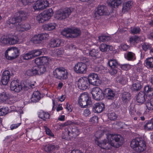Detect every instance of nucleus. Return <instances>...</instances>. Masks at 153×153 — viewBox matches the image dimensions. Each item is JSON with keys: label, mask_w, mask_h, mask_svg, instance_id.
<instances>
[{"label": "nucleus", "mask_w": 153, "mask_h": 153, "mask_svg": "<svg viewBox=\"0 0 153 153\" xmlns=\"http://www.w3.org/2000/svg\"><path fill=\"white\" fill-rule=\"evenodd\" d=\"M130 146L133 149L138 153L143 152L146 148V142L141 138L137 137L132 140Z\"/></svg>", "instance_id": "1"}, {"label": "nucleus", "mask_w": 153, "mask_h": 153, "mask_svg": "<svg viewBox=\"0 0 153 153\" xmlns=\"http://www.w3.org/2000/svg\"><path fill=\"white\" fill-rule=\"evenodd\" d=\"M78 103L82 108H85L88 105H92V103L91 98L87 92H84L80 94L78 98Z\"/></svg>", "instance_id": "2"}, {"label": "nucleus", "mask_w": 153, "mask_h": 153, "mask_svg": "<svg viewBox=\"0 0 153 153\" xmlns=\"http://www.w3.org/2000/svg\"><path fill=\"white\" fill-rule=\"evenodd\" d=\"M54 76L58 79H65L67 78L68 73L67 70L62 67L56 68L53 71Z\"/></svg>", "instance_id": "3"}, {"label": "nucleus", "mask_w": 153, "mask_h": 153, "mask_svg": "<svg viewBox=\"0 0 153 153\" xmlns=\"http://www.w3.org/2000/svg\"><path fill=\"white\" fill-rule=\"evenodd\" d=\"M53 14V10L49 8L40 13L36 17V19L39 23L44 22L48 20Z\"/></svg>", "instance_id": "4"}, {"label": "nucleus", "mask_w": 153, "mask_h": 153, "mask_svg": "<svg viewBox=\"0 0 153 153\" xmlns=\"http://www.w3.org/2000/svg\"><path fill=\"white\" fill-rule=\"evenodd\" d=\"M81 31L78 28L72 29L67 28L65 29L62 32V35L68 38H75L80 35Z\"/></svg>", "instance_id": "5"}, {"label": "nucleus", "mask_w": 153, "mask_h": 153, "mask_svg": "<svg viewBox=\"0 0 153 153\" xmlns=\"http://www.w3.org/2000/svg\"><path fill=\"white\" fill-rule=\"evenodd\" d=\"M105 135L106 136V138L107 139H108V138L111 139L112 142L113 143V141H114L115 142L117 143L116 145L114 144V146H113L114 147L118 148L122 145L124 143V138L120 134H106Z\"/></svg>", "instance_id": "6"}, {"label": "nucleus", "mask_w": 153, "mask_h": 153, "mask_svg": "<svg viewBox=\"0 0 153 153\" xmlns=\"http://www.w3.org/2000/svg\"><path fill=\"white\" fill-rule=\"evenodd\" d=\"M19 55V51L18 48L12 47L8 48L6 51L5 56L9 60L13 59Z\"/></svg>", "instance_id": "7"}, {"label": "nucleus", "mask_w": 153, "mask_h": 153, "mask_svg": "<svg viewBox=\"0 0 153 153\" xmlns=\"http://www.w3.org/2000/svg\"><path fill=\"white\" fill-rule=\"evenodd\" d=\"M108 14L107 7L104 5H99L96 9L94 16L97 19H99L101 16L106 15Z\"/></svg>", "instance_id": "8"}, {"label": "nucleus", "mask_w": 153, "mask_h": 153, "mask_svg": "<svg viewBox=\"0 0 153 153\" xmlns=\"http://www.w3.org/2000/svg\"><path fill=\"white\" fill-rule=\"evenodd\" d=\"M89 83L93 85H100L101 81L99 79L98 75L96 73H91L89 74L87 78Z\"/></svg>", "instance_id": "9"}, {"label": "nucleus", "mask_w": 153, "mask_h": 153, "mask_svg": "<svg viewBox=\"0 0 153 153\" xmlns=\"http://www.w3.org/2000/svg\"><path fill=\"white\" fill-rule=\"evenodd\" d=\"M87 65L82 62H78L76 63L74 68V72L77 74H85L87 71Z\"/></svg>", "instance_id": "10"}, {"label": "nucleus", "mask_w": 153, "mask_h": 153, "mask_svg": "<svg viewBox=\"0 0 153 153\" xmlns=\"http://www.w3.org/2000/svg\"><path fill=\"white\" fill-rule=\"evenodd\" d=\"M108 64L110 67V74L112 75L116 74L117 73L118 67L119 66L117 60L114 59H111L108 61Z\"/></svg>", "instance_id": "11"}, {"label": "nucleus", "mask_w": 153, "mask_h": 153, "mask_svg": "<svg viewBox=\"0 0 153 153\" xmlns=\"http://www.w3.org/2000/svg\"><path fill=\"white\" fill-rule=\"evenodd\" d=\"M49 2L48 0H40L36 2L33 6L35 10H43L49 6Z\"/></svg>", "instance_id": "12"}, {"label": "nucleus", "mask_w": 153, "mask_h": 153, "mask_svg": "<svg viewBox=\"0 0 153 153\" xmlns=\"http://www.w3.org/2000/svg\"><path fill=\"white\" fill-rule=\"evenodd\" d=\"M91 94L93 98L96 100H100L103 99L104 97L103 91L98 87L93 88Z\"/></svg>", "instance_id": "13"}, {"label": "nucleus", "mask_w": 153, "mask_h": 153, "mask_svg": "<svg viewBox=\"0 0 153 153\" xmlns=\"http://www.w3.org/2000/svg\"><path fill=\"white\" fill-rule=\"evenodd\" d=\"M71 12V10L69 8H65L57 13L56 17L58 19H64L68 17Z\"/></svg>", "instance_id": "14"}, {"label": "nucleus", "mask_w": 153, "mask_h": 153, "mask_svg": "<svg viewBox=\"0 0 153 153\" xmlns=\"http://www.w3.org/2000/svg\"><path fill=\"white\" fill-rule=\"evenodd\" d=\"M86 77L80 78L78 81V85L79 88L81 90H85L89 88V84Z\"/></svg>", "instance_id": "15"}, {"label": "nucleus", "mask_w": 153, "mask_h": 153, "mask_svg": "<svg viewBox=\"0 0 153 153\" xmlns=\"http://www.w3.org/2000/svg\"><path fill=\"white\" fill-rule=\"evenodd\" d=\"M107 139V140H105L102 142L99 143L97 142V144L100 147L103 149H108L111 148V146H114V143L112 142L111 139Z\"/></svg>", "instance_id": "16"}, {"label": "nucleus", "mask_w": 153, "mask_h": 153, "mask_svg": "<svg viewBox=\"0 0 153 153\" xmlns=\"http://www.w3.org/2000/svg\"><path fill=\"white\" fill-rule=\"evenodd\" d=\"M71 131L68 128H66L65 129V131H67V133L68 136H70L71 137L75 138L78 136L80 133V131L79 128L75 126H71L70 127Z\"/></svg>", "instance_id": "17"}, {"label": "nucleus", "mask_w": 153, "mask_h": 153, "mask_svg": "<svg viewBox=\"0 0 153 153\" xmlns=\"http://www.w3.org/2000/svg\"><path fill=\"white\" fill-rule=\"evenodd\" d=\"M85 124L82 120H68L64 123L59 125L60 128H62L65 126L71 125H79L80 126H85Z\"/></svg>", "instance_id": "18"}, {"label": "nucleus", "mask_w": 153, "mask_h": 153, "mask_svg": "<svg viewBox=\"0 0 153 153\" xmlns=\"http://www.w3.org/2000/svg\"><path fill=\"white\" fill-rule=\"evenodd\" d=\"M10 88L12 91L16 92H19L22 89V86L19 83L18 80L12 81L10 85Z\"/></svg>", "instance_id": "19"}, {"label": "nucleus", "mask_w": 153, "mask_h": 153, "mask_svg": "<svg viewBox=\"0 0 153 153\" xmlns=\"http://www.w3.org/2000/svg\"><path fill=\"white\" fill-rule=\"evenodd\" d=\"M11 75L8 70L4 71L2 73L1 78V82L4 85H6L10 80Z\"/></svg>", "instance_id": "20"}, {"label": "nucleus", "mask_w": 153, "mask_h": 153, "mask_svg": "<svg viewBox=\"0 0 153 153\" xmlns=\"http://www.w3.org/2000/svg\"><path fill=\"white\" fill-rule=\"evenodd\" d=\"M115 92L110 88H107L103 91L104 97L109 100H113L115 96Z\"/></svg>", "instance_id": "21"}, {"label": "nucleus", "mask_w": 153, "mask_h": 153, "mask_svg": "<svg viewBox=\"0 0 153 153\" xmlns=\"http://www.w3.org/2000/svg\"><path fill=\"white\" fill-rule=\"evenodd\" d=\"M20 20L18 19L17 17L9 19L7 22V26L12 28L17 25H19L20 23Z\"/></svg>", "instance_id": "22"}, {"label": "nucleus", "mask_w": 153, "mask_h": 153, "mask_svg": "<svg viewBox=\"0 0 153 153\" xmlns=\"http://www.w3.org/2000/svg\"><path fill=\"white\" fill-rule=\"evenodd\" d=\"M105 109V105L102 103L95 104L93 108V110L95 113H100Z\"/></svg>", "instance_id": "23"}, {"label": "nucleus", "mask_w": 153, "mask_h": 153, "mask_svg": "<svg viewBox=\"0 0 153 153\" xmlns=\"http://www.w3.org/2000/svg\"><path fill=\"white\" fill-rule=\"evenodd\" d=\"M141 82L137 79L133 80V83L131 87V90L134 91H138L142 88Z\"/></svg>", "instance_id": "24"}, {"label": "nucleus", "mask_w": 153, "mask_h": 153, "mask_svg": "<svg viewBox=\"0 0 153 153\" xmlns=\"http://www.w3.org/2000/svg\"><path fill=\"white\" fill-rule=\"evenodd\" d=\"M16 16L19 19H20V22L22 20H25L27 19L28 16L27 13L24 10H20L17 12L16 13Z\"/></svg>", "instance_id": "25"}, {"label": "nucleus", "mask_w": 153, "mask_h": 153, "mask_svg": "<svg viewBox=\"0 0 153 153\" xmlns=\"http://www.w3.org/2000/svg\"><path fill=\"white\" fill-rule=\"evenodd\" d=\"M41 94L38 91H34L31 98V102L33 103L38 102L41 99Z\"/></svg>", "instance_id": "26"}, {"label": "nucleus", "mask_w": 153, "mask_h": 153, "mask_svg": "<svg viewBox=\"0 0 153 153\" xmlns=\"http://www.w3.org/2000/svg\"><path fill=\"white\" fill-rule=\"evenodd\" d=\"M59 146H58L54 143L51 144H49L47 145L43 146V149L44 150L47 152H51L52 151H53L55 149H58Z\"/></svg>", "instance_id": "27"}, {"label": "nucleus", "mask_w": 153, "mask_h": 153, "mask_svg": "<svg viewBox=\"0 0 153 153\" xmlns=\"http://www.w3.org/2000/svg\"><path fill=\"white\" fill-rule=\"evenodd\" d=\"M146 96L143 91H140L137 95L136 100L138 103H143L146 101Z\"/></svg>", "instance_id": "28"}, {"label": "nucleus", "mask_w": 153, "mask_h": 153, "mask_svg": "<svg viewBox=\"0 0 153 153\" xmlns=\"http://www.w3.org/2000/svg\"><path fill=\"white\" fill-rule=\"evenodd\" d=\"M38 69L37 66H34L31 69H29L27 71L26 74L29 76L37 74L39 75Z\"/></svg>", "instance_id": "29"}, {"label": "nucleus", "mask_w": 153, "mask_h": 153, "mask_svg": "<svg viewBox=\"0 0 153 153\" xmlns=\"http://www.w3.org/2000/svg\"><path fill=\"white\" fill-rule=\"evenodd\" d=\"M143 91L147 96L152 97L153 96V88L149 85L145 86L143 88Z\"/></svg>", "instance_id": "30"}, {"label": "nucleus", "mask_w": 153, "mask_h": 153, "mask_svg": "<svg viewBox=\"0 0 153 153\" xmlns=\"http://www.w3.org/2000/svg\"><path fill=\"white\" fill-rule=\"evenodd\" d=\"M1 99L3 101H6L8 99H16V96H13L7 92H4L2 93L0 95Z\"/></svg>", "instance_id": "31"}, {"label": "nucleus", "mask_w": 153, "mask_h": 153, "mask_svg": "<svg viewBox=\"0 0 153 153\" xmlns=\"http://www.w3.org/2000/svg\"><path fill=\"white\" fill-rule=\"evenodd\" d=\"M38 116L43 121H46L49 119L50 115L48 112L41 111L39 113Z\"/></svg>", "instance_id": "32"}, {"label": "nucleus", "mask_w": 153, "mask_h": 153, "mask_svg": "<svg viewBox=\"0 0 153 153\" xmlns=\"http://www.w3.org/2000/svg\"><path fill=\"white\" fill-rule=\"evenodd\" d=\"M132 2L130 1L124 3L123 6V12L125 13L130 10L132 7Z\"/></svg>", "instance_id": "33"}, {"label": "nucleus", "mask_w": 153, "mask_h": 153, "mask_svg": "<svg viewBox=\"0 0 153 153\" xmlns=\"http://www.w3.org/2000/svg\"><path fill=\"white\" fill-rule=\"evenodd\" d=\"M121 99L124 103H127L131 99V95L129 93L124 92L121 94Z\"/></svg>", "instance_id": "34"}, {"label": "nucleus", "mask_w": 153, "mask_h": 153, "mask_svg": "<svg viewBox=\"0 0 153 153\" xmlns=\"http://www.w3.org/2000/svg\"><path fill=\"white\" fill-rule=\"evenodd\" d=\"M61 43L60 40L59 39H52L49 45L51 47L55 48L59 47Z\"/></svg>", "instance_id": "35"}, {"label": "nucleus", "mask_w": 153, "mask_h": 153, "mask_svg": "<svg viewBox=\"0 0 153 153\" xmlns=\"http://www.w3.org/2000/svg\"><path fill=\"white\" fill-rule=\"evenodd\" d=\"M19 41L18 36L16 35H9V44L14 45L17 44Z\"/></svg>", "instance_id": "36"}, {"label": "nucleus", "mask_w": 153, "mask_h": 153, "mask_svg": "<svg viewBox=\"0 0 153 153\" xmlns=\"http://www.w3.org/2000/svg\"><path fill=\"white\" fill-rule=\"evenodd\" d=\"M146 66L149 68H153V57H151L146 59L145 61Z\"/></svg>", "instance_id": "37"}, {"label": "nucleus", "mask_w": 153, "mask_h": 153, "mask_svg": "<svg viewBox=\"0 0 153 153\" xmlns=\"http://www.w3.org/2000/svg\"><path fill=\"white\" fill-rule=\"evenodd\" d=\"M126 58L128 61H134L136 59L135 54L132 52H128L126 54Z\"/></svg>", "instance_id": "38"}, {"label": "nucleus", "mask_w": 153, "mask_h": 153, "mask_svg": "<svg viewBox=\"0 0 153 153\" xmlns=\"http://www.w3.org/2000/svg\"><path fill=\"white\" fill-rule=\"evenodd\" d=\"M56 24L55 23H50L45 24L43 26L44 30H51L55 29Z\"/></svg>", "instance_id": "39"}, {"label": "nucleus", "mask_w": 153, "mask_h": 153, "mask_svg": "<svg viewBox=\"0 0 153 153\" xmlns=\"http://www.w3.org/2000/svg\"><path fill=\"white\" fill-rule=\"evenodd\" d=\"M0 41L4 45L9 44V35L3 36L1 38Z\"/></svg>", "instance_id": "40"}, {"label": "nucleus", "mask_w": 153, "mask_h": 153, "mask_svg": "<svg viewBox=\"0 0 153 153\" xmlns=\"http://www.w3.org/2000/svg\"><path fill=\"white\" fill-rule=\"evenodd\" d=\"M111 39V37L108 36L101 35L98 37V39L100 42H104L108 41Z\"/></svg>", "instance_id": "41"}, {"label": "nucleus", "mask_w": 153, "mask_h": 153, "mask_svg": "<svg viewBox=\"0 0 153 153\" xmlns=\"http://www.w3.org/2000/svg\"><path fill=\"white\" fill-rule=\"evenodd\" d=\"M31 41L35 44H39L41 42L39 34L33 37L31 39Z\"/></svg>", "instance_id": "42"}, {"label": "nucleus", "mask_w": 153, "mask_h": 153, "mask_svg": "<svg viewBox=\"0 0 153 153\" xmlns=\"http://www.w3.org/2000/svg\"><path fill=\"white\" fill-rule=\"evenodd\" d=\"M118 81L122 84H125L128 81V79L126 76L122 75L119 78Z\"/></svg>", "instance_id": "43"}, {"label": "nucleus", "mask_w": 153, "mask_h": 153, "mask_svg": "<svg viewBox=\"0 0 153 153\" xmlns=\"http://www.w3.org/2000/svg\"><path fill=\"white\" fill-rule=\"evenodd\" d=\"M9 109L8 107H3L0 108V116L7 114L9 112Z\"/></svg>", "instance_id": "44"}, {"label": "nucleus", "mask_w": 153, "mask_h": 153, "mask_svg": "<svg viewBox=\"0 0 153 153\" xmlns=\"http://www.w3.org/2000/svg\"><path fill=\"white\" fill-rule=\"evenodd\" d=\"M144 127L148 130L153 129V123L150 120H149L144 125Z\"/></svg>", "instance_id": "45"}, {"label": "nucleus", "mask_w": 153, "mask_h": 153, "mask_svg": "<svg viewBox=\"0 0 153 153\" xmlns=\"http://www.w3.org/2000/svg\"><path fill=\"white\" fill-rule=\"evenodd\" d=\"M146 105L149 110H152L153 109V97L147 101Z\"/></svg>", "instance_id": "46"}, {"label": "nucleus", "mask_w": 153, "mask_h": 153, "mask_svg": "<svg viewBox=\"0 0 153 153\" xmlns=\"http://www.w3.org/2000/svg\"><path fill=\"white\" fill-rule=\"evenodd\" d=\"M31 51L33 58H34L35 57L40 55L42 53V50L41 49H36Z\"/></svg>", "instance_id": "47"}, {"label": "nucleus", "mask_w": 153, "mask_h": 153, "mask_svg": "<svg viewBox=\"0 0 153 153\" xmlns=\"http://www.w3.org/2000/svg\"><path fill=\"white\" fill-rule=\"evenodd\" d=\"M98 54V51L97 50L93 49L89 52V55L92 57L96 59Z\"/></svg>", "instance_id": "48"}, {"label": "nucleus", "mask_w": 153, "mask_h": 153, "mask_svg": "<svg viewBox=\"0 0 153 153\" xmlns=\"http://www.w3.org/2000/svg\"><path fill=\"white\" fill-rule=\"evenodd\" d=\"M22 57L23 59L26 60L33 58L31 51L24 54L23 55Z\"/></svg>", "instance_id": "49"}, {"label": "nucleus", "mask_w": 153, "mask_h": 153, "mask_svg": "<svg viewBox=\"0 0 153 153\" xmlns=\"http://www.w3.org/2000/svg\"><path fill=\"white\" fill-rule=\"evenodd\" d=\"M140 40V39L138 36H135L131 37L129 39V41L130 43L133 45H134L136 43H137Z\"/></svg>", "instance_id": "50"}, {"label": "nucleus", "mask_w": 153, "mask_h": 153, "mask_svg": "<svg viewBox=\"0 0 153 153\" xmlns=\"http://www.w3.org/2000/svg\"><path fill=\"white\" fill-rule=\"evenodd\" d=\"M151 47V45L149 43L145 42L142 45V48L144 51H146L150 49Z\"/></svg>", "instance_id": "51"}, {"label": "nucleus", "mask_w": 153, "mask_h": 153, "mask_svg": "<svg viewBox=\"0 0 153 153\" xmlns=\"http://www.w3.org/2000/svg\"><path fill=\"white\" fill-rule=\"evenodd\" d=\"M20 28L24 29L25 30H27L31 28L30 25L29 24L26 23L22 25L20 24L19 25Z\"/></svg>", "instance_id": "52"}, {"label": "nucleus", "mask_w": 153, "mask_h": 153, "mask_svg": "<svg viewBox=\"0 0 153 153\" xmlns=\"http://www.w3.org/2000/svg\"><path fill=\"white\" fill-rule=\"evenodd\" d=\"M39 75L43 74L46 71L45 67L42 65H38Z\"/></svg>", "instance_id": "53"}, {"label": "nucleus", "mask_w": 153, "mask_h": 153, "mask_svg": "<svg viewBox=\"0 0 153 153\" xmlns=\"http://www.w3.org/2000/svg\"><path fill=\"white\" fill-rule=\"evenodd\" d=\"M41 64L42 65H47L48 63V59L46 56L41 57Z\"/></svg>", "instance_id": "54"}, {"label": "nucleus", "mask_w": 153, "mask_h": 153, "mask_svg": "<svg viewBox=\"0 0 153 153\" xmlns=\"http://www.w3.org/2000/svg\"><path fill=\"white\" fill-rule=\"evenodd\" d=\"M39 35L41 42L42 40H46L49 38V35L47 33L41 34Z\"/></svg>", "instance_id": "55"}, {"label": "nucleus", "mask_w": 153, "mask_h": 153, "mask_svg": "<svg viewBox=\"0 0 153 153\" xmlns=\"http://www.w3.org/2000/svg\"><path fill=\"white\" fill-rule=\"evenodd\" d=\"M109 45L104 44H101L99 47L100 51L102 52H105L107 51Z\"/></svg>", "instance_id": "56"}, {"label": "nucleus", "mask_w": 153, "mask_h": 153, "mask_svg": "<svg viewBox=\"0 0 153 153\" xmlns=\"http://www.w3.org/2000/svg\"><path fill=\"white\" fill-rule=\"evenodd\" d=\"M108 118L111 120H114L116 119L117 116L115 113L111 112L108 114Z\"/></svg>", "instance_id": "57"}, {"label": "nucleus", "mask_w": 153, "mask_h": 153, "mask_svg": "<svg viewBox=\"0 0 153 153\" xmlns=\"http://www.w3.org/2000/svg\"><path fill=\"white\" fill-rule=\"evenodd\" d=\"M131 33L133 34H137L140 33L141 30L139 27H134L131 29Z\"/></svg>", "instance_id": "58"}, {"label": "nucleus", "mask_w": 153, "mask_h": 153, "mask_svg": "<svg viewBox=\"0 0 153 153\" xmlns=\"http://www.w3.org/2000/svg\"><path fill=\"white\" fill-rule=\"evenodd\" d=\"M129 114L131 116L134 115L135 113V109L133 105H131L129 106Z\"/></svg>", "instance_id": "59"}, {"label": "nucleus", "mask_w": 153, "mask_h": 153, "mask_svg": "<svg viewBox=\"0 0 153 153\" xmlns=\"http://www.w3.org/2000/svg\"><path fill=\"white\" fill-rule=\"evenodd\" d=\"M44 128L46 131V133L47 135L51 136H53L54 135L53 133L51 132V130L48 128L46 126H44Z\"/></svg>", "instance_id": "60"}, {"label": "nucleus", "mask_w": 153, "mask_h": 153, "mask_svg": "<svg viewBox=\"0 0 153 153\" xmlns=\"http://www.w3.org/2000/svg\"><path fill=\"white\" fill-rule=\"evenodd\" d=\"M121 50L123 51H126L129 48V46L128 45L125 44H123L120 45Z\"/></svg>", "instance_id": "61"}, {"label": "nucleus", "mask_w": 153, "mask_h": 153, "mask_svg": "<svg viewBox=\"0 0 153 153\" xmlns=\"http://www.w3.org/2000/svg\"><path fill=\"white\" fill-rule=\"evenodd\" d=\"M56 51L57 55L59 56L61 55L64 52V50L62 48L57 49Z\"/></svg>", "instance_id": "62"}, {"label": "nucleus", "mask_w": 153, "mask_h": 153, "mask_svg": "<svg viewBox=\"0 0 153 153\" xmlns=\"http://www.w3.org/2000/svg\"><path fill=\"white\" fill-rule=\"evenodd\" d=\"M21 2L24 5L29 4L33 2V0H21Z\"/></svg>", "instance_id": "63"}, {"label": "nucleus", "mask_w": 153, "mask_h": 153, "mask_svg": "<svg viewBox=\"0 0 153 153\" xmlns=\"http://www.w3.org/2000/svg\"><path fill=\"white\" fill-rule=\"evenodd\" d=\"M98 118L97 116H94L92 117L90 120V122L92 123H94L98 121Z\"/></svg>", "instance_id": "64"}]
</instances>
